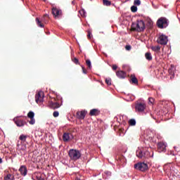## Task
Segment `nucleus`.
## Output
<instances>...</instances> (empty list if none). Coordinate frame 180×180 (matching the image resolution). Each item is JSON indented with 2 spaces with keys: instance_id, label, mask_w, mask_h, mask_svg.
I'll list each match as a JSON object with an SVG mask.
<instances>
[{
  "instance_id": "13",
  "label": "nucleus",
  "mask_w": 180,
  "mask_h": 180,
  "mask_svg": "<svg viewBox=\"0 0 180 180\" xmlns=\"http://www.w3.org/2000/svg\"><path fill=\"white\" fill-rule=\"evenodd\" d=\"M44 98L43 91H38L35 95V102L37 103H41L44 99Z\"/></svg>"
},
{
  "instance_id": "35",
  "label": "nucleus",
  "mask_w": 180,
  "mask_h": 180,
  "mask_svg": "<svg viewBox=\"0 0 180 180\" xmlns=\"http://www.w3.org/2000/svg\"><path fill=\"white\" fill-rule=\"evenodd\" d=\"M86 65H88L89 68L91 70V68H92V63H91V60L87 59L86 60Z\"/></svg>"
},
{
  "instance_id": "22",
  "label": "nucleus",
  "mask_w": 180,
  "mask_h": 180,
  "mask_svg": "<svg viewBox=\"0 0 180 180\" xmlns=\"http://www.w3.org/2000/svg\"><path fill=\"white\" fill-rule=\"evenodd\" d=\"M32 179H33V180H44V179L41 178V176L40 175V174H38V173H34L32 176Z\"/></svg>"
},
{
  "instance_id": "20",
  "label": "nucleus",
  "mask_w": 180,
  "mask_h": 180,
  "mask_svg": "<svg viewBox=\"0 0 180 180\" xmlns=\"http://www.w3.org/2000/svg\"><path fill=\"white\" fill-rule=\"evenodd\" d=\"M112 176V172L110 171H105L103 174V179H109Z\"/></svg>"
},
{
  "instance_id": "25",
  "label": "nucleus",
  "mask_w": 180,
  "mask_h": 180,
  "mask_svg": "<svg viewBox=\"0 0 180 180\" xmlns=\"http://www.w3.org/2000/svg\"><path fill=\"white\" fill-rule=\"evenodd\" d=\"M63 141H70V133H64L63 136Z\"/></svg>"
},
{
  "instance_id": "3",
  "label": "nucleus",
  "mask_w": 180,
  "mask_h": 180,
  "mask_svg": "<svg viewBox=\"0 0 180 180\" xmlns=\"http://www.w3.org/2000/svg\"><path fill=\"white\" fill-rule=\"evenodd\" d=\"M156 25L159 29H166L169 25V21L166 18H160L158 20Z\"/></svg>"
},
{
  "instance_id": "52",
  "label": "nucleus",
  "mask_w": 180,
  "mask_h": 180,
  "mask_svg": "<svg viewBox=\"0 0 180 180\" xmlns=\"http://www.w3.org/2000/svg\"><path fill=\"white\" fill-rule=\"evenodd\" d=\"M72 4H74V1H72Z\"/></svg>"
},
{
  "instance_id": "5",
  "label": "nucleus",
  "mask_w": 180,
  "mask_h": 180,
  "mask_svg": "<svg viewBox=\"0 0 180 180\" xmlns=\"http://www.w3.org/2000/svg\"><path fill=\"white\" fill-rule=\"evenodd\" d=\"M69 156L71 160L77 161V160H79V158H81V152L78 150L70 149L69 150Z\"/></svg>"
},
{
  "instance_id": "36",
  "label": "nucleus",
  "mask_w": 180,
  "mask_h": 180,
  "mask_svg": "<svg viewBox=\"0 0 180 180\" xmlns=\"http://www.w3.org/2000/svg\"><path fill=\"white\" fill-rule=\"evenodd\" d=\"M105 83H106L107 85H108V86L112 85V79H110V78H106V79H105Z\"/></svg>"
},
{
  "instance_id": "10",
  "label": "nucleus",
  "mask_w": 180,
  "mask_h": 180,
  "mask_svg": "<svg viewBox=\"0 0 180 180\" xmlns=\"http://www.w3.org/2000/svg\"><path fill=\"white\" fill-rule=\"evenodd\" d=\"M167 150V143L158 142V153H165Z\"/></svg>"
},
{
  "instance_id": "31",
  "label": "nucleus",
  "mask_w": 180,
  "mask_h": 180,
  "mask_svg": "<svg viewBox=\"0 0 180 180\" xmlns=\"http://www.w3.org/2000/svg\"><path fill=\"white\" fill-rule=\"evenodd\" d=\"M128 123L129 126H136V120L134 119H131L128 121Z\"/></svg>"
},
{
  "instance_id": "4",
  "label": "nucleus",
  "mask_w": 180,
  "mask_h": 180,
  "mask_svg": "<svg viewBox=\"0 0 180 180\" xmlns=\"http://www.w3.org/2000/svg\"><path fill=\"white\" fill-rule=\"evenodd\" d=\"M155 136V134L154 131H152L151 129H147L144 132L143 139L146 140V141H154Z\"/></svg>"
},
{
  "instance_id": "33",
  "label": "nucleus",
  "mask_w": 180,
  "mask_h": 180,
  "mask_svg": "<svg viewBox=\"0 0 180 180\" xmlns=\"http://www.w3.org/2000/svg\"><path fill=\"white\" fill-rule=\"evenodd\" d=\"M21 141H26V139H27V136L25 134H21L19 137Z\"/></svg>"
},
{
  "instance_id": "41",
  "label": "nucleus",
  "mask_w": 180,
  "mask_h": 180,
  "mask_svg": "<svg viewBox=\"0 0 180 180\" xmlns=\"http://www.w3.org/2000/svg\"><path fill=\"white\" fill-rule=\"evenodd\" d=\"M91 37H92V32L89 30L87 37H88V39H91Z\"/></svg>"
},
{
  "instance_id": "18",
  "label": "nucleus",
  "mask_w": 180,
  "mask_h": 180,
  "mask_svg": "<svg viewBox=\"0 0 180 180\" xmlns=\"http://www.w3.org/2000/svg\"><path fill=\"white\" fill-rule=\"evenodd\" d=\"M60 106V103H58V102L51 101L49 103V108H51V109H58Z\"/></svg>"
},
{
  "instance_id": "19",
  "label": "nucleus",
  "mask_w": 180,
  "mask_h": 180,
  "mask_svg": "<svg viewBox=\"0 0 180 180\" xmlns=\"http://www.w3.org/2000/svg\"><path fill=\"white\" fill-rule=\"evenodd\" d=\"M169 75H172L170 78L171 79H172V78H174V75H175V66H174V65H172L171 67L169 68Z\"/></svg>"
},
{
  "instance_id": "46",
  "label": "nucleus",
  "mask_w": 180,
  "mask_h": 180,
  "mask_svg": "<svg viewBox=\"0 0 180 180\" xmlns=\"http://www.w3.org/2000/svg\"><path fill=\"white\" fill-rule=\"evenodd\" d=\"M115 119H116L117 122H118V123H120V118H119V115H117V117H115Z\"/></svg>"
},
{
  "instance_id": "39",
  "label": "nucleus",
  "mask_w": 180,
  "mask_h": 180,
  "mask_svg": "<svg viewBox=\"0 0 180 180\" xmlns=\"http://www.w3.org/2000/svg\"><path fill=\"white\" fill-rule=\"evenodd\" d=\"M118 117H119L120 122H123V120H124V117H126V116H124V115H118Z\"/></svg>"
},
{
  "instance_id": "8",
  "label": "nucleus",
  "mask_w": 180,
  "mask_h": 180,
  "mask_svg": "<svg viewBox=\"0 0 180 180\" xmlns=\"http://www.w3.org/2000/svg\"><path fill=\"white\" fill-rule=\"evenodd\" d=\"M158 43L162 46L167 45L168 43V37L164 34L160 35L158 39Z\"/></svg>"
},
{
  "instance_id": "30",
  "label": "nucleus",
  "mask_w": 180,
  "mask_h": 180,
  "mask_svg": "<svg viewBox=\"0 0 180 180\" xmlns=\"http://www.w3.org/2000/svg\"><path fill=\"white\" fill-rule=\"evenodd\" d=\"M35 20H36L37 25V26H39V27H44V25H43L41 23V21H40L39 18H37Z\"/></svg>"
},
{
  "instance_id": "37",
  "label": "nucleus",
  "mask_w": 180,
  "mask_h": 180,
  "mask_svg": "<svg viewBox=\"0 0 180 180\" xmlns=\"http://www.w3.org/2000/svg\"><path fill=\"white\" fill-rule=\"evenodd\" d=\"M137 6H132L131 7V12H133L134 13H136V12L137 11Z\"/></svg>"
},
{
  "instance_id": "50",
  "label": "nucleus",
  "mask_w": 180,
  "mask_h": 180,
  "mask_svg": "<svg viewBox=\"0 0 180 180\" xmlns=\"http://www.w3.org/2000/svg\"><path fill=\"white\" fill-rule=\"evenodd\" d=\"M154 5V2L152 1V6Z\"/></svg>"
},
{
  "instance_id": "24",
  "label": "nucleus",
  "mask_w": 180,
  "mask_h": 180,
  "mask_svg": "<svg viewBox=\"0 0 180 180\" xmlns=\"http://www.w3.org/2000/svg\"><path fill=\"white\" fill-rule=\"evenodd\" d=\"M131 82H132V84H134V85H138L139 80L137 79V77H136V76L134 75H131Z\"/></svg>"
},
{
  "instance_id": "16",
  "label": "nucleus",
  "mask_w": 180,
  "mask_h": 180,
  "mask_svg": "<svg viewBox=\"0 0 180 180\" xmlns=\"http://www.w3.org/2000/svg\"><path fill=\"white\" fill-rule=\"evenodd\" d=\"M116 75L118 78H120V79H124V78H126V77H127V74L126 73V72H124L123 70L117 71Z\"/></svg>"
},
{
  "instance_id": "42",
  "label": "nucleus",
  "mask_w": 180,
  "mask_h": 180,
  "mask_svg": "<svg viewBox=\"0 0 180 180\" xmlns=\"http://www.w3.org/2000/svg\"><path fill=\"white\" fill-rule=\"evenodd\" d=\"M72 61H73V63H75V64H78V63H79L78 58H75L72 60Z\"/></svg>"
},
{
  "instance_id": "17",
  "label": "nucleus",
  "mask_w": 180,
  "mask_h": 180,
  "mask_svg": "<svg viewBox=\"0 0 180 180\" xmlns=\"http://www.w3.org/2000/svg\"><path fill=\"white\" fill-rule=\"evenodd\" d=\"M19 172L22 176H26L27 175V167L25 165H21L19 169Z\"/></svg>"
},
{
  "instance_id": "44",
  "label": "nucleus",
  "mask_w": 180,
  "mask_h": 180,
  "mask_svg": "<svg viewBox=\"0 0 180 180\" xmlns=\"http://www.w3.org/2000/svg\"><path fill=\"white\" fill-rule=\"evenodd\" d=\"M148 101H149L150 103H154V98L150 97L148 98Z\"/></svg>"
},
{
  "instance_id": "45",
  "label": "nucleus",
  "mask_w": 180,
  "mask_h": 180,
  "mask_svg": "<svg viewBox=\"0 0 180 180\" xmlns=\"http://www.w3.org/2000/svg\"><path fill=\"white\" fill-rule=\"evenodd\" d=\"M82 69L83 74H86V70H85V67L82 66Z\"/></svg>"
},
{
  "instance_id": "1",
  "label": "nucleus",
  "mask_w": 180,
  "mask_h": 180,
  "mask_svg": "<svg viewBox=\"0 0 180 180\" xmlns=\"http://www.w3.org/2000/svg\"><path fill=\"white\" fill-rule=\"evenodd\" d=\"M136 157L138 158H142V159H148V158H153L154 157V152L149 148H138L136 152Z\"/></svg>"
},
{
  "instance_id": "6",
  "label": "nucleus",
  "mask_w": 180,
  "mask_h": 180,
  "mask_svg": "<svg viewBox=\"0 0 180 180\" xmlns=\"http://www.w3.org/2000/svg\"><path fill=\"white\" fill-rule=\"evenodd\" d=\"M134 168L135 169L144 172V171H147L148 169V165L145 162H138L134 165Z\"/></svg>"
},
{
  "instance_id": "43",
  "label": "nucleus",
  "mask_w": 180,
  "mask_h": 180,
  "mask_svg": "<svg viewBox=\"0 0 180 180\" xmlns=\"http://www.w3.org/2000/svg\"><path fill=\"white\" fill-rule=\"evenodd\" d=\"M112 70H113V71H116V70H117V65H112Z\"/></svg>"
},
{
  "instance_id": "40",
  "label": "nucleus",
  "mask_w": 180,
  "mask_h": 180,
  "mask_svg": "<svg viewBox=\"0 0 180 180\" xmlns=\"http://www.w3.org/2000/svg\"><path fill=\"white\" fill-rule=\"evenodd\" d=\"M125 50H127V51H130V50H131V46L130 45H127L125 46Z\"/></svg>"
},
{
  "instance_id": "11",
  "label": "nucleus",
  "mask_w": 180,
  "mask_h": 180,
  "mask_svg": "<svg viewBox=\"0 0 180 180\" xmlns=\"http://www.w3.org/2000/svg\"><path fill=\"white\" fill-rule=\"evenodd\" d=\"M87 113H88V111L85 110H83L82 111H77L76 112V117L77 119H79V120H84Z\"/></svg>"
},
{
  "instance_id": "32",
  "label": "nucleus",
  "mask_w": 180,
  "mask_h": 180,
  "mask_svg": "<svg viewBox=\"0 0 180 180\" xmlns=\"http://www.w3.org/2000/svg\"><path fill=\"white\" fill-rule=\"evenodd\" d=\"M103 5H105V6H110V5H112V2L108 0H103Z\"/></svg>"
},
{
  "instance_id": "48",
  "label": "nucleus",
  "mask_w": 180,
  "mask_h": 180,
  "mask_svg": "<svg viewBox=\"0 0 180 180\" xmlns=\"http://www.w3.org/2000/svg\"><path fill=\"white\" fill-rule=\"evenodd\" d=\"M74 139V135L70 134V140Z\"/></svg>"
},
{
  "instance_id": "15",
  "label": "nucleus",
  "mask_w": 180,
  "mask_h": 180,
  "mask_svg": "<svg viewBox=\"0 0 180 180\" xmlns=\"http://www.w3.org/2000/svg\"><path fill=\"white\" fill-rule=\"evenodd\" d=\"M27 117L30 119L29 121L30 124H34V123H36V120H34V112L30 111L27 114Z\"/></svg>"
},
{
  "instance_id": "27",
  "label": "nucleus",
  "mask_w": 180,
  "mask_h": 180,
  "mask_svg": "<svg viewBox=\"0 0 180 180\" xmlns=\"http://www.w3.org/2000/svg\"><path fill=\"white\" fill-rule=\"evenodd\" d=\"M151 50H153V51H155V53H160L161 47L160 46H152Z\"/></svg>"
},
{
  "instance_id": "12",
  "label": "nucleus",
  "mask_w": 180,
  "mask_h": 180,
  "mask_svg": "<svg viewBox=\"0 0 180 180\" xmlns=\"http://www.w3.org/2000/svg\"><path fill=\"white\" fill-rule=\"evenodd\" d=\"M52 15L54 16L55 19L60 18L63 15V11L60 9L57 8V7L52 8Z\"/></svg>"
},
{
  "instance_id": "9",
  "label": "nucleus",
  "mask_w": 180,
  "mask_h": 180,
  "mask_svg": "<svg viewBox=\"0 0 180 180\" xmlns=\"http://www.w3.org/2000/svg\"><path fill=\"white\" fill-rule=\"evenodd\" d=\"M135 110L141 113L144 110H146V103H136L135 105Z\"/></svg>"
},
{
  "instance_id": "28",
  "label": "nucleus",
  "mask_w": 180,
  "mask_h": 180,
  "mask_svg": "<svg viewBox=\"0 0 180 180\" xmlns=\"http://www.w3.org/2000/svg\"><path fill=\"white\" fill-rule=\"evenodd\" d=\"M15 179V176L11 174H8L4 176V180H13Z\"/></svg>"
},
{
  "instance_id": "49",
  "label": "nucleus",
  "mask_w": 180,
  "mask_h": 180,
  "mask_svg": "<svg viewBox=\"0 0 180 180\" xmlns=\"http://www.w3.org/2000/svg\"><path fill=\"white\" fill-rule=\"evenodd\" d=\"M0 164H2V158H0Z\"/></svg>"
},
{
  "instance_id": "21",
  "label": "nucleus",
  "mask_w": 180,
  "mask_h": 180,
  "mask_svg": "<svg viewBox=\"0 0 180 180\" xmlns=\"http://www.w3.org/2000/svg\"><path fill=\"white\" fill-rule=\"evenodd\" d=\"M126 161L127 160L124 156H121L118 159V163L120 164V165H122V167H124V165H126Z\"/></svg>"
},
{
  "instance_id": "51",
  "label": "nucleus",
  "mask_w": 180,
  "mask_h": 180,
  "mask_svg": "<svg viewBox=\"0 0 180 180\" xmlns=\"http://www.w3.org/2000/svg\"><path fill=\"white\" fill-rule=\"evenodd\" d=\"M45 16H49V14H46Z\"/></svg>"
},
{
  "instance_id": "47",
  "label": "nucleus",
  "mask_w": 180,
  "mask_h": 180,
  "mask_svg": "<svg viewBox=\"0 0 180 180\" xmlns=\"http://www.w3.org/2000/svg\"><path fill=\"white\" fill-rule=\"evenodd\" d=\"M153 8H154V9H158V5L153 4Z\"/></svg>"
},
{
  "instance_id": "34",
  "label": "nucleus",
  "mask_w": 180,
  "mask_h": 180,
  "mask_svg": "<svg viewBox=\"0 0 180 180\" xmlns=\"http://www.w3.org/2000/svg\"><path fill=\"white\" fill-rule=\"evenodd\" d=\"M141 5V1L140 0H134V6H140Z\"/></svg>"
},
{
  "instance_id": "23",
  "label": "nucleus",
  "mask_w": 180,
  "mask_h": 180,
  "mask_svg": "<svg viewBox=\"0 0 180 180\" xmlns=\"http://www.w3.org/2000/svg\"><path fill=\"white\" fill-rule=\"evenodd\" d=\"M89 115L90 116H96L97 115H99V110L94 108L90 110Z\"/></svg>"
},
{
  "instance_id": "38",
  "label": "nucleus",
  "mask_w": 180,
  "mask_h": 180,
  "mask_svg": "<svg viewBox=\"0 0 180 180\" xmlns=\"http://www.w3.org/2000/svg\"><path fill=\"white\" fill-rule=\"evenodd\" d=\"M53 117H58V116H60V112H58V111H54L53 113Z\"/></svg>"
},
{
  "instance_id": "29",
  "label": "nucleus",
  "mask_w": 180,
  "mask_h": 180,
  "mask_svg": "<svg viewBox=\"0 0 180 180\" xmlns=\"http://www.w3.org/2000/svg\"><path fill=\"white\" fill-rule=\"evenodd\" d=\"M79 12L82 18H86V11L85 9L82 8Z\"/></svg>"
},
{
  "instance_id": "14",
  "label": "nucleus",
  "mask_w": 180,
  "mask_h": 180,
  "mask_svg": "<svg viewBox=\"0 0 180 180\" xmlns=\"http://www.w3.org/2000/svg\"><path fill=\"white\" fill-rule=\"evenodd\" d=\"M13 122L18 126V127H23L26 124V122L23 120H19L18 118H14Z\"/></svg>"
},
{
  "instance_id": "7",
  "label": "nucleus",
  "mask_w": 180,
  "mask_h": 180,
  "mask_svg": "<svg viewBox=\"0 0 180 180\" xmlns=\"http://www.w3.org/2000/svg\"><path fill=\"white\" fill-rule=\"evenodd\" d=\"M17 151H19L20 155H26L27 154V148L26 147V145L18 144Z\"/></svg>"
},
{
  "instance_id": "26",
  "label": "nucleus",
  "mask_w": 180,
  "mask_h": 180,
  "mask_svg": "<svg viewBox=\"0 0 180 180\" xmlns=\"http://www.w3.org/2000/svg\"><path fill=\"white\" fill-rule=\"evenodd\" d=\"M145 57L148 60V61H151V60H153V55H151V53L150 52H146L145 53Z\"/></svg>"
},
{
  "instance_id": "2",
  "label": "nucleus",
  "mask_w": 180,
  "mask_h": 180,
  "mask_svg": "<svg viewBox=\"0 0 180 180\" xmlns=\"http://www.w3.org/2000/svg\"><path fill=\"white\" fill-rule=\"evenodd\" d=\"M131 28L134 32H144L146 30V22L143 20H137L136 22H132Z\"/></svg>"
}]
</instances>
